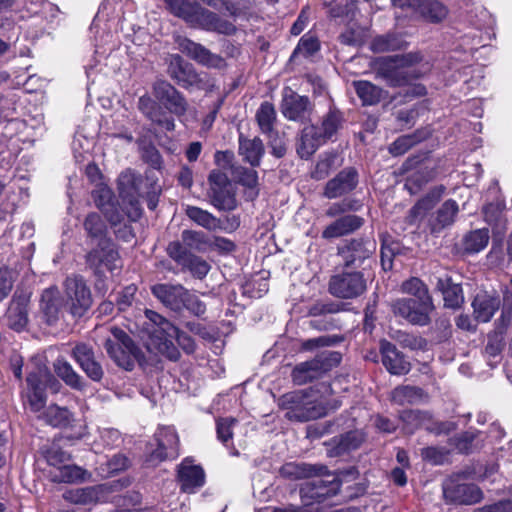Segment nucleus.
<instances>
[{
    "label": "nucleus",
    "instance_id": "nucleus-1",
    "mask_svg": "<svg viewBox=\"0 0 512 512\" xmlns=\"http://www.w3.org/2000/svg\"><path fill=\"white\" fill-rule=\"evenodd\" d=\"M141 338L147 349L170 360H178L180 353L174 341L187 353L195 350L193 339L155 311L146 309Z\"/></svg>",
    "mask_w": 512,
    "mask_h": 512
},
{
    "label": "nucleus",
    "instance_id": "nucleus-2",
    "mask_svg": "<svg viewBox=\"0 0 512 512\" xmlns=\"http://www.w3.org/2000/svg\"><path fill=\"white\" fill-rule=\"evenodd\" d=\"M171 14L185 21L190 27L231 35L236 27L221 19L216 13L202 7L196 0H165Z\"/></svg>",
    "mask_w": 512,
    "mask_h": 512
},
{
    "label": "nucleus",
    "instance_id": "nucleus-3",
    "mask_svg": "<svg viewBox=\"0 0 512 512\" xmlns=\"http://www.w3.org/2000/svg\"><path fill=\"white\" fill-rule=\"evenodd\" d=\"M278 405L285 411V417L293 421L304 422L325 415V408L312 395L304 391L284 394L280 397Z\"/></svg>",
    "mask_w": 512,
    "mask_h": 512
},
{
    "label": "nucleus",
    "instance_id": "nucleus-4",
    "mask_svg": "<svg viewBox=\"0 0 512 512\" xmlns=\"http://www.w3.org/2000/svg\"><path fill=\"white\" fill-rule=\"evenodd\" d=\"M28 375L26 397L33 411H40L46 404L45 390L57 381L40 358H34L27 365Z\"/></svg>",
    "mask_w": 512,
    "mask_h": 512
},
{
    "label": "nucleus",
    "instance_id": "nucleus-5",
    "mask_svg": "<svg viewBox=\"0 0 512 512\" xmlns=\"http://www.w3.org/2000/svg\"><path fill=\"white\" fill-rule=\"evenodd\" d=\"M419 60L420 57L412 53L379 57L375 60V70L389 85L401 86L410 79L409 67Z\"/></svg>",
    "mask_w": 512,
    "mask_h": 512
},
{
    "label": "nucleus",
    "instance_id": "nucleus-6",
    "mask_svg": "<svg viewBox=\"0 0 512 512\" xmlns=\"http://www.w3.org/2000/svg\"><path fill=\"white\" fill-rule=\"evenodd\" d=\"M111 335L104 343L107 354L119 367L128 371L132 370L138 354L137 347L132 339L119 328H113Z\"/></svg>",
    "mask_w": 512,
    "mask_h": 512
},
{
    "label": "nucleus",
    "instance_id": "nucleus-7",
    "mask_svg": "<svg viewBox=\"0 0 512 512\" xmlns=\"http://www.w3.org/2000/svg\"><path fill=\"white\" fill-rule=\"evenodd\" d=\"M367 289V282L360 271H345L333 275L328 284L331 295L340 299H354Z\"/></svg>",
    "mask_w": 512,
    "mask_h": 512
},
{
    "label": "nucleus",
    "instance_id": "nucleus-8",
    "mask_svg": "<svg viewBox=\"0 0 512 512\" xmlns=\"http://www.w3.org/2000/svg\"><path fill=\"white\" fill-rule=\"evenodd\" d=\"M392 311L396 316L402 317L412 325L426 326L431 322V313L434 311L433 301H423L413 298H400L395 300Z\"/></svg>",
    "mask_w": 512,
    "mask_h": 512
},
{
    "label": "nucleus",
    "instance_id": "nucleus-9",
    "mask_svg": "<svg viewBox=\"0 0 512 512\" xmlns=\"http://www.w3.org/2000/svg\"><path fill=\"white\" fill-rule=\"evenodd\" d=\"M156 448L148 453L146 462L155 466L179 455V438L173 427H160L155 433Z\"/></svg>",
    "mask_w": 512,
    "mask_h": 512
},
{
    "label": "nucleus",
    "instance_id": "nucleus-10",
    "mask_svg": "<svg viewBox=\"0 0 512 512\" xmlns=\"http://www.w3.org/2000/svg\"><path fill=\"white\" fill-rule=\"evenodd\" d=\"M395 6L412 9L423 21L431 24L444 22L449 15L448 6L440 0H392Z\"/></svg>",
    "mask_w": 512,
    "mask_h": 512
},
{
    "label": "nucleus",
    "instance_id": "nucleus-11",
    "mask_svg": "<svg viewBox=\"0 0 512 512\" xmlns=\"http://www.w3.org/2000/svg\"><path fill=\"white\" fill-rule=\"evenodd\" d=\"M167 254L184 270H188L195 278L203 279L211 269L210 264L182 247L180 241H173L167 246Z\"/></svg>",
    "mask_w": 512,
    "mask_h": 512
},
{
    "label": "nucleus",
    "instance_id": "nucleus-12",
    "mask_svg": "<svg viewBox=\"0 0 512 512\" xmlns=\"http://www.w3.org/2000/svg\"><path fill=\"white\" fill-rule=\"evenodd\" d=\"M340 354L330 352L328 355H320L312 360L305 361L296 365L292 371L293 382L297 385L306 384L313 379L318 378L326 371L331 362H339Z\"/></svg>",
    "mask_w": 512,
    "mask_h": 512
},
{
    "label": "nucleus",
    "instance_id": "nucleus-13",
    "mask_svg": "<svg viewBox=\"0 0 512 512\" xmlns=\"http://www.w3.org/2000/svg\"><path fill=\"white\" fill-rule=\"evenodd\" d=\"M138 181L139 177L130 170L122 172L118 178L119 194L123 204L129 206L127 207L126 214L132 221L139 219L142 214V209L138 201Z\"/></svg>",
    "mask_w": 512,
    "mask_h": 512
},
{
    "label": "nucleus",
    "instance_id": "nucleus-14",
    "mask_svg": "<svg viewBox=\"0 0 512 512\" xmlns=\"http://www.w3.org/2000/svg\"><path fill=\"white\" fill-rule=\"evenodd\" d=\"M65 293L74 316H82L91 306L92 297L89 288L81 277H68L65 281Z\"/></svg>",
    "mask_w": 512,
    "mask_h": 512
},
{
    "label": "nucleus",
    "instance_id": "nucleus-15",
    "mask_svg": "<svg viewBox=\"0 0 512 512\" xmlns=\"http://www.w3.org/2000/svg\"><path fill=\"white\" fill-rule=\"evenodd\" d=\"M71 355L88 378L95 382L101 381L104 371L101 364L96 361L94 350L90 345L83 342L77 343Z\"/></svg>",
    "mask_w": 512,
    "mask_h": 512
},
{
    "label": "nucleus",
    "instance_id": "nucleus-16",
    "mask_svg": "<svg viewBox=\"0 0 512 512\" xmlns=\"http://www.w3.org/2000/svg\"><path fill=\"white\" fill-rule=\"evenodd\" d=\"M179 49L191 59L201 65L209 68H221L224 66V59L212 53L203 45L196 43L188 38H182L178 41Z\"/></svg>",
    "mask_w": 512,
    "mask_h": 512
},
{
    "label": "nucleus",
    "instance_id": "nucleus-17",
    "mask_svg": "<svg viewBox=\"0 0 512 512\" xmlns=\"http://www.w3.org/2000/svg\"><path fill=\"white\" fill-rule=\"evenodd\" d=\"M177 479L183 492L194 493L204 485L205 474L201 466L185 458L178 466Z\"/></svg>",
    "mask_w": 512,
    "mask_h": 512
},
{
    "label": "nucleus",
    "instance_id": "nucleus-18",
    "mask_svg": "<svg viewBox=\"0 0 512 512\" xmlns=\"http://www.w3.org/2000/svg\"><path fill=\"white\" fill-rule=\"evenodd\" d=\"M357 184V171L352 167L345 168L327 182L324 189V196L328 199L341 197L354 190Z\"/></svg>",
    "mask_w": 512,
    "mask_h": 512
},
{
    "label": "nucleus",
    "instance_id": "nucleus-19",
    "mask_svg": "<svg viewBox=\"0 0 512 512\" xmlns=\"http://www.w3.org/2000/svg\"><path fill=\"white\" fill-rule=\"evenodd\" d=\"M443 493L447 500L465 505L478 503L482 499L481 490L474 484H455L449 481L444 484Z\"/></svg>",
    "mask_w": 512,
    "mask_h": 512
},
{
    "label": "nucleus",
    "instance_id": "nucleus-20",
    "mask_svg": "<svg viewBox=\"0 0 512 512\" xmlns=\"http://www.w3.org/2000/svg\"><path fill=\"white\" fill-rule=\"evenodd\" d=\"M170 76L184 88L198 85L201 82L200 75L193 66L186 62L180 55H172L168 66Z\"/></svg>",
    "mask_w": 512,
    "mask_h": 512
},
{
    "label": "nucleus",
    "instance_id": "nucleus-21",
    "mask_svg": "<svg viewBox=\"0 0 512 512\" xmlns=\"http://www.w3.org/2000/svg\"><path fill=\"white\" fill-rule=\"evenodd\" d=\"M152 294L166 307L173 311H181L187 289L182 285L156 284L151 288Z\"/></svg>",
    "mask_w": 512,
    "mask_h": 512
},
{
    "label": "nucleus",
    "instance_id": "nucleus-22",
    "mask_svg": "<svg viewBox=\"0 0 512 512\" xmlns=\"http://www.w3.org/2000/svg\"><path fill=\"white\" fill-rule=\"evenodd\" d=\"M92 197L96 206L104 213L111 225L115 226L122 221L123 215L114 202V195L110 188L99 186L92 192Z\"/></svg>",
    "mask_w": 512,
    "mask_h": 512
},
{
    "label": "nucleus",
    "instance_id": "nucleus-23",
    "mask_svg": "<svg viewBox=\"0 0 512 512\" xmlns=\"http://www.w3.org/2000/svg\"><path fill=\"white\" fill-rule=\"evenodd\" d=\"M281 109L283 115L293 121L306 120L311 111L309 99L293 92L284 95Z\"/></svg>",
    "mask_w": 512,
    "mask_h": 512
},
{
    "label": "nucleus",
    "instance_id": "nucleus-24",
    "mask_svg": "<svg viewBox=\"0 0 512 512\" xmlns=\"http://www.w3.org/2000/svg\"><path fill=\"white\" fill-rule=\"evenodd\" d=\"M380 351L382 363L391 374L404 375L410 371V363L405 360L395 345L387 340H382L380 342Z\"/></svg>",
    "mask_w": 512,
    "mask_h": 512
},
{
    "label": "nucleus",
    "instance_id": "nucleus-25",
    "mask_svg": "<svg viewBox=\"0 0 512 512\" xmlns=\"http://www.w3.org/2000/svg\"><path fill=\"white\" fill-rule=\"evenodd\" d=\"M100 248L94 249L87 254V264L95 270L96 273H101L102 268L112 271L118 260V253L111 247L109 242L99 244Z\"/></svg>",
    "mask_w": 512,
    "mask_h": 512
},
{
    "label": "nucleus",
    "instance_id": "nucleus-26",
    "mask_svg": "<svg viewBox=\"0 0 512 512\" xmlns=\"http://www.w3.org/2000/svg\"><path fill=\"white\" fill-rule=\"evenodd\" d=\"M475 319L479 322H489L500 307V299L487 292L478 293L473 302Z\"/></svg>",
    "mask_w": 512,
    "mask_h": 512
},
{
    "label": "nucleus",
    "instance_id": "nucleus-27",
    "mask_svg": "<svg viewBox=\"0 0 512 512\" xmlns=\"http://www.w3.org/2000/svg\"><path fill=\"white\" fill-rule=\"evenodd\" d=\"M364 440L363 433L355 430L334 438L328 445L327 453L330 457H338L356 450Z\"/></svg>",
    "mask_w": 512,
    "mask_h": 512
},
{
    "label": "nucleus",
    "instance_id": "nucleus-28",
    "mask_svg": "<svg viewBox=\"0 0 512 512\" xmlns=\"http://www.w3.org/2000/svg\"><path fill=\"white\" fill-rule=\"evenodd\" d=\"M29 298L19 296L13 298L7 311V323L15 331H21L28 322Z\"/></svg>",
    "mask_w": 512,
    "mask_h": 512
},
{
    "label": "nucleus",
    "instance_id": "nucleus-29",
    "mask_svg": "<svg viewBox=\"0 0 512 512\" xmlns=\"http://www.w3.org/2000/svg\"><path fill=\"white\" fill-rule=\"evenodd\" d=\"M363 225V219L356 215H346L327 226L322 232L325 239L338 238L352 233Z\"/></svg>",
    "mask_w": 512,
    "mask_h": 512
},
{
    "label": "nucleus",
    "instance_id": "nucleus-30",
    "mask_svg": "<svg viewBox=\"0 0 512 512\" xmlns=\"http://www.w3.org/2000/svg\"><path fill=\"white\" fill-rule=\"evenodd\" d=\"M284 477L303 479L327 474V467L320 464L286 463L280 470Z\"/></svg>",
    "mask_w": 512,
    "mask_h": 512
},
{
    "label": "nucleus",
    "instance_id": "nucleus-31",
    "mask_svg": "<svg viewBox=\"0 0 512 512\" xmlns=\"http://www.w3.org/2000/svg\"><path fill=\"white\" fill-rule=\"evenodd\" d=\"M318 127L314 125L305 126L301 132L297 146V153L301 158H309L323 142Z\"/></svg>",
    "mask_w": 512,
    "mask_h": 512
},
{
    "label": "nucleus",
    "instance_id": "nucleus-32",
    "mask_svg": "<svg viewBox=\"0 0 512 512\" xmlns=\"http://www.w3.org/2000/svg\"><path fill=\"white\" fill-rule=\"evenodd\" d=\"M40 307L49 324L54 323L58 319L62 300L56 287H49L43 291Z\"/></svg>",
    "mask_w": 512,
    "mask_h": 512
},
{
    "label": "nucleus",
    "instance_id": "nucleus-33",
    "mask_svg": "<svg viewBox=\"0 0 512 512\" xmlns=\"http://www.w3.org/2000/svg\"><path fill=\"white\" fill-rule=\"evenodd\" d=\"M103 489L101 486L75 488L66 491L63 497L66 501L77 505L95 504L100 500Z\"/></svg>",
    "mask_w": 512,
    "mask_h": 512
},
{
    "label": "nucleus",
    "instance_id": "nucleus-34",
    "mask_svg": "<svg viewBox=\"0 0 512 512\" xmlns=\"http://www.w3.org/2000/svg\"><path fill=\"white\" fill-rule=\"evenodd\" d=\"M239 153L243 156L244 160L252 166H258L264 154V145L260 138L253 139L239 138Z\"/></svg>",
    "mask_w": 512,
    "mask_h": 512
},
{
    "label": "nucleus",
    "instance_id": "nucleus-35",
    "mask_svg": "<svg viewBox=\"0 0 512 512\" xmlns=\"http://www.w3.org/2000/svg\"><path fill=\"white\" fill-rule=\"evenodd\" d=\"M180 243L189 252H206L210 249L211 239L202 231L183 230Z\"/></svg>",
    "mask_w": 512,
    "mask_h": 512
},
{
    "label": "nucleus",
    "instance_id": "nucleus-36",
    "mask_svg": "<svg viewBox=\"0 0 512 512\" xmlns=\"http://www.w3.org/2000/svg\"><path fill=\"white\" fill-rule=\"evenodd\" d=\"M437 287L442 292L446 307L455 309L461 306L464 297L459 284L451 283L449 278H445L438 280Z\"/></svg>",
    "mask_w": 512,
    "mask_h": 512
},
{
    "label": "nucleus",
    "instance_id": "nucleus-37",
    "mask_svg": "<svg viewBox=\"0 0 512 512\" xmlns=\"http://www.w3.org/2000/svg\"><path fill=\"white\" fill-rule=\"evenodd\" d=\"M185 213L190 220L206 230L216 231L222 229L221 220L206 210L196 206H187Z\"/></svg>",
    "mask_w": 512,
    "mask_h": 512
},
{
    "label": "nucleus",
    "instance_id": "nucleus-38",
    "mask_svg": "<svg viewBox=\"0 0 512 512\" xmlns=\"http://www.w3.org/2000/svg\"><path fill=\"white\" fill-rule=\"evenodd\" d=\"M52 481L58 483H74L85 479L86 471L77 465H66L65 463L55 470H50Z\"/></svg>",
    "mask_w": 512,
    "mask_h": 512
},
{
    "label": "nucleus",
    "instance_id": "nucleus-39",
    "mask_svg": "<svg viewBox=\"0 0 512 512\" xmlns=\"http://www.w3.org/2000/svg\"><path fill=\"white\" fill-rule=\"evenodd\" d=\"M21 266V263H14L0 267V302L10 295Z\"/></svg>",
    "mask_w": 512,
    "mask_h": 512
},
{
    "label": "nucleus",
    "instance_id": "nucleus-40",
    "mask_svg": "<svg viewBox=\"0 0 512 512\" xmlns=\"http://www.w3.org/2000/svg\"><path fill=\"white\" fill-rule=\"evenodd\" d=\"M353 86L363 105L377 104L383 97V90L369 81H354Z\"/></svg>",
    "mask_w": 512,
    "mask_h": 512
},
{
    "label": "nucleus",
    "instance_id": "nucleus-41",
    "mask_svg": "<svg viewBox=\"0 0 512 512\" xmlns=\"http://www.w3.org/2000/svg\"><path fill=\"white\" fill-rule=\"evenodd\" d=\"M56 374L70 387L81 390L84 388L82 377L64 359H57L54 363Z\"/></svg>",
    "mask_w": 512,
    "mask_h": 512
},
{
    "label": "nucleus",
    "instance_id": "nucleus-42",
    "mask_svg": "<svg viewBox=\"0 0 512 512\" xmlns=\"http://www.w3.org/2000/svg\"><path fill=\"white\" fill-rule=\"evenodd\" d=\"M256 121L263 134L271 135L276 122V111L272 103L263 102L256 112Z\"/></svg>",
    "mask_w": 512,
    "mask_h": 512
},
{
    "label": "nucleus",
    "instance_id": "nucleus-43",
    "mask_svg": "<svg viewBox=\"0 0 512 512\" xmlns=\"http://www.w3.org/2000/svg\"><path fill=\"white\" fill-rule=\"evenodd\" d=\"M211 202L219 210L231 211L237 206L235 196L227 187H211Z\"/></svg>",
    "mask_w": 512,
    "mask_h": 512
},
{
    "label": "nucleus",
    "instance_id": "nucleus-44",
    "mask_svg": "<svg viewBox=\"0 0 512 512\" xmlns=\"http://www.w3.org/2000/svg\"><path fill=\"white\" fill-rule=\"evenodd\" d=\"M489 242V231L486 228L477 229L464 238V249L468 253H478L482 251Z\"/></svg>",
    "mask_w": 512,
    "mask_h": 512
},
{
    "label": "nucleus",
    "instance_id": "nucleus-45",
    "mask_svg": "<svg viewBox=\"0 0 512 512\" xmlns=\"http://www.w3.org/2000/svg\"><path fill=\"white\" fill-rule=\"evenodd\" d=\"M84 228L91 238L99 240V244L106 243V225L97 213L87 215L84 221Z\"/></svg>",
    "mask_w": 512,
    "mask_h": 512
},
{
    "label": "nucleus",
    "instance_id": "nucleus-46",
    "mask_svg": "<svg viewBox=\"0 0 512 512\" xmlns=\"http://www.w3.org/2000/svg\"><path fill=\"white\" fill-rule=\"evenodd\" d=\"M401 290L403 293L413 296V299L432 301L427 286L419 278L412 277L404 281L401 285Z\"/></svg>",
    "mask_w": 512,
    "mask_h": 512
},
{
    "label": "nucleus",
    "instance_id": "nucleus-47",
    "mask_svg": "<svg viewBox=\"0 0 512 512\" xmlns=\"http://www.w3.org/2000/svg\"><path fill=\"white\" fill-rule=\"evenodd\" d=\"M46 422L53 427H67L71 424V413L66 408L50 406L44 413Z\"/></svg>",
    "mask_w": 512,
    "mask_h": 512
},
{
    "label": "nucleus",
    "instance_id": "nucleus-48",
    "mask_svg": "<svg viewBox=\"0 0 512 512\" xmlns=\"http://www.w3.org/2000/svg\"><path fill=\"white\" fill-rule=\"evenodd\" d=\"M342 124V116L339 111L330 110L327 115L323 118L321 127L319 129V133L322 136L323 140L330 139Z\"/></svg>",
    "mask_w": 512,
    "mask_h": 512
},
{
    "label": "nucleus",
    "instance_id": "nucleus-49",
    "mask_svg": "<svg viewBox=\"0 0 512 512\" xmlns=\"http://www.w3.org/2000/svg\"><path fill=\"white\" fill-rule=\"evenodd\" d=\"M345 253H347L345 256L346 265L349 266L368 258L372 250L362 241L354 240L347 246Z\"/></svg>",
    "mask_w": 512,
    "mask_h": 512
},
{
    "label": "nucleus",
    "instance_id": "nucleus-50",
    "mask_svg": "<svg viewBox=\"0 0 512 512\" xmlns=\"http://www.w3.org/2000/svg\"><path fill=\"white\" fill-rule=\"evenodd\" d=\"M422 395V390L411 386L397 387L392 391V401L403 405L413 403Z\"/></svg>",
    "mask_w": 512,
    "mask_h": 512
},
{
    "label": "nucleus",
    "instance_id": "nucleus-51",
    "mask_svg": "<svg viewBox=\"0 0 512 512\" xmlns=\"http://www.w3.org/2000/svg\"><path fill=\"white\" fill-rule=\"evenodd\" d=\"M312 492L311 497L312 498H324L327 496L335 495L337 491L339 490L340 484L334 477L331 481H329V485L327 486L325 484V481L322 479H315L311 482Z\"/></svg>",
    "mask_w": 512,
    "mask_h": 512
},
{
    "label": "nucleus",
    "instance_id": "nucleus-52",
    "mask_svg": "<svg viewBox=\"0 0 512 512\" xmlns=\"http://www.w3.org/2000/svg\"><path fill=\"white\" fill-rule=\"evenodd\" d=\"M458 213V204L454 200H447L437 212V224L439 228L451 225Z\"/></svg>",
    "mask_w": 512,
    "mask_h": 512
},
{
    "label": "nucleus",
    "instance_id": "nucleus-53",
    "mask_svg": "<svg viewBox=\"0 0 512 512\" xmlns=\"http://www.w3.org/2000/svg\"><path fill=\"white\" fill-rule=\"evenodd\" d=\"M439 197V195L429 194L419 200L410 211V217L412 218V221L423 218L426 213L435 206L439 200Z\"/></svg>",
    "mask_w": 512,
    "mask_h": 512
},
{
    "label": "nucleus",
    "instance_id": "nucleus-54",
    "mask_svg": "<svg viewBox=\"0 0 512 512\" xmlns=\"http://www.w3.org/2000/svg\"><path fill=\"white\" fill-rule=\"evenodd\" d=\"M421 138L417 134L404 135L397 138L389 147V152L393 156H400L406 153L412 146L420 142Z\"/></svg>",
    "mask_w": 512,
    "mask_h": 512
},
{
    "label": "nucleus",
    "instance_id": "nucleus-55",
    "mask_svg": "<svg viewBox=\"0 0 512 512\" xmlns=\"http://www.w3.org/2000/svg\"><path fill=\"white\" fill-rule=\"evenodd\" d=\"M319 41L316 37L305 34L301 37L297 47L295 48L293 52V57H296L298 55H303L304 57H309L313 55L315 52L319 50Z\"/></svg>",
    "mask_w": 512,
    "mask_h": 512
},
{
    "label": "nucleus",
    "instance_id": "nucleus-56",
    "mask_svg": "<svg viewBox=\"0 0 512 512\" xmlns=\"http://www.w3.org/2000/svg\"><path fill=\"white\" fill-rule=\"evenodd\" d=\"M138 108L151 121H158L162 114L161 107L149 95L139 98Z\"/></svg>",
    "mask_w": 512,
    "mask_h": 512
},
{
    "label": "nucleus",
    "instance_id": "nucleus-57",
    "mask_svg": "<svg viewBox=\"0 0 512 512\" xmlns=\"http://www.w3.org/2000/svg\"><path fill=\"white\" fill-rule=\"evenodd\" d=\"M401 47V41L396 36L384 35L376 37L371 43L374 52H387Z\"/></svg>",
    "mask_w": 512,
    "mask_h": 512
},
{
    "label": "nucleus",
    "instance_id": "nucleus-58",
    "mask_svg": "<svg viewBox=\"0 0 512 512\" xmlns=\"http://www.w3.org/2000/svg\"><path fill=\"white\" fill-rule=\"evenodd\" d=\"M212 7L225 6L232 16H240L244 9L248 8V0H202Z\"/></svg>",
    "mask_w": 512,
    "mask_h": 512
},
{
    "label": "nucleus",
    "instance_id": "nucleus-59",
    "mask_svg": "<svg viewBox=\"0 0 512 512\" xmlns=\"http://www.w3.org/2000/svg\"><path fill=\"white\" fill-rule=\"evenodd\" d=\"M129 460L125 455L116 454L109 460H107L105 466L102 467V474L106 477L119 473L126 470L129 467Z\"/></svg>",
    "mask_w": 512,
    "mask_h": 512
},
{
    "label": "nucleus",
    "instance_id": "nucleus-60",
    "mask_svg": "<svg viewBox=\"0 0 512 512\" xmlns=\"http://www.w3.org/2000/svg\"><path fill=\"white\" fill-rule=\"evenodd\" d=\"M46 459L48 464L52 467L51 470H55L57 467L70 460V454L63 451L56 443H53L46 452Z\"/></svg>",
    "mask_w": 512,
    "mask_h": 512
},
{
    "label": "nucleus",
    "instance_id": "nucleus-61",
    "mask_svg": "<svg viewBox=\"0 0 512 512\" xmlns=\"http://www.w3.org/2000/svg\"><path fill=\"white\" fill-rule=\"evenodd\" d=\"M483 212H484L485 220L489 224L496 222L497 234L503 235L506 227H505V223L503 222V220L501 218V210H500L499 206L489 204L484 207Z\"/></svg>",
    "mask_w": 512,
    "mask_h": 512
},
{
    "label": "nucleus",
    "instance_id": "nucleus-62",
    "mask_svg": "<svg viewBox=\"0 0 512 512\" xmlns=\"http://www.w3.org/2000/svg\"><path fill=\"white\" fill-rule=\"evenodd\" d=\"M166 108L177 116H182L187 111V102L184 96L176 90L173 95L164 103Z\"/></svg>",
    "mask_w": 512,
    "mask_h": 512
},
{
    "label": "nucleus",
    "instance_id": "nucleus-63",
    "mask_svg": "<svg viewBox=\"0 0 512 512\" xmlns=\"http://www.w3.org/2000/svg\"><path fill=\"white\" fill-rule=\"evenodd\" d=\"M176 92V88L169 82L158 80L153 85L154 96L163 104Z\"/></svg>",
    "mask_w": 512,
    "mask_h": 512
},
{
    "label": "nucleus",
    "instance_id": "nucleus-64",
    "mask_svg": "<svg viewBox=\"0 0 512 512\" xmlns=\"http://www.w3.org/2000/svg\"><path fill=\"white\" fill-rule=\"evenodd\" d=\"M184 305L183 308H186L192 314L196 316H201L206 311L205 304L193 293H190L187 290V295L184 297Z\"/></svg>",
    "mask_w": 512,
    "mask_h": 512
}]
</instances>
